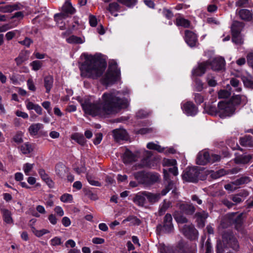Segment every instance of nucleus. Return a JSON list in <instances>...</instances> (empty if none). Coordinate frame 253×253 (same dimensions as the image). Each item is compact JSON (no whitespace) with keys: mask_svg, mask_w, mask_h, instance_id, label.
<instances>
[{"mask_svg":"<svg viewBox=\"0 0 253 253\" xmlns=\"http://www.w3.org/2000/svg\"><path fill=\"white\" fill-rule=\"evenodd\" d=\"M80 103L85 114L93 117H107L126 107L128 101L121 96L120 91L112 90L104 93L98 101L94 102L91 98H85L81 99Z\"/></svg>","mask_w":253,"mask_h":253,"instance_id":"obj_1","label":"nucleus"},{"mask_svg":"<svg viewBox=\"0 0 253 253\" xmlns=\"http://www.w3.org/2000/svg\"><path fill=\"white\" fill-rule=\"evenodd\" d=\"M85 61L80 67L81 76L83 77L96 79L104 72L106 64L99 57L84 55Z\"/></svg>","mask_w":253,"mask_h":253,"instance_id":"obj_2","label":"nucleus"},{"mask_svg":"<svg viewBox=\"0 0 253 253\" xmlns=\"http://www.w3.org/2000/svg\"><path fill=\"white\" fill-rule=\"evenodd\" d=\"M231 102H219L218 103V110H216L215 115L217 114L222 118L231 116L235 110L234 105L246 104L247 98L244 95H236L232 96Z\"/></svg>","mask_w":253,"mask_h":253,"instance_id":"obj_3","label":"nucleus"},{"mask_svg":"<svg viewBox=\"0 0 253 253\" xmlns=\"http://www.w3.org/2000/svg\"><path fill=\"white\" fill-rule=\"evenodd\" d=\"M120 75V71L116 62L112 63L109 66L107 72L102 79L103 84L108 85L117 80Z\"/></svg>","mask_w":253,"mask_h":253,"instance_id":"obj_4","label":"nucleus"},{"mask_svg":"<svg viewBox=\"0 0 253 253\" xmlns=\"http://www.w3.org/2000/svg\"><path fill=\"white\" fill-rule=\"evenodd\" d=\"M201 172L197 167L187 168L182 174L183 179L187 182H196L199 179Z\"/></svg>","mask_w":253,"mask_h":253,"instance_id":"obj_5","label":"nucleus"},{"mask_svg":"<svg viewBox=\"0 0 253 253\" xmlns=\"http://www.w3.org/2000/svg\"><path fill=\"white\" fill-rule=\"evenodd\" d=\"M172 218L169 213H167L164 218L163 224H160L157 226V231L159 233L163 232L169 233L173 230V225L172 223Z\"/></svg>","mask_w":253,"mask_h":253,"instance_id":"obj_6","label":"nucleus"},{"mask_svg":"<svg viewBox=\"0 0 253 253\" xmlns=\"http://www.w3.org/2000/svg\"><path fill=\"white\" fill-rule=\"evenodd\" d=\"M75 11V9L72 6L71 3L67 1L62 7V12L54 15V19L55 21L58 22L60 20L66 18L69 15L73 14Z\"/></svg>","mask_w":253,"mask_h":253,"instance_id":"obj_7","label":"nucleus"},{"mask_svg":"<svg viewBox=\"0 0 253 253\" xmlns=\"http://www.w3.org/2000/svg\"><path fill=\"white\" fill-rule=\"evenodd\" d=\"M180 232L188 239L195 240L197 238L198 232L192 223L179 227Z\"/></svg>","mask_w":253,"mask_h":253,"instance_id":"obj_8","label":"nucleus"},{"mask_svg":"<svg viewBox=\"0 0 253 253\" xmlns=\"http://www.w3.org/2000/svg\"><path fill=\"white\" fill-rule=\"evenodd\" d=\"M209 66L213 71H218L224 69L225 62L223 58L218 57L213 59L212 60H208Z\"/></svg>","mask_w":253,"mask_h":253,"instance_id":"obj_9","label":"nucleus"},{"mask_svg":"<svg viewBox=\"0 0 253 253\" xmlns=\"http://www.w3.org/2000/svg\"><path fill=\"white\" fill-rule=\"evenodd\" d=\"M223 241L226 242L229 247L233 250L238 251L239 249V245L237 239L231 234H224L223 236Z\"/></svg>","mask_w":253,"mask_h":253,"instance_id":"obj_10","label":"nucleus"},{"mask_svg":"<svg viewBox=\"0 0 253 253\" xmlns=\"http://www.w3.org/2000/svg\"><path fill=\"white\" fill-rule=\"evenodd\" d=\"M184 112L188 116H194L198 111L197 108L195 104L190 101L184 103L181 107Z\"/></svg>","mask_w":253,"mask_h":253,"instance_id":"obj_11","label":"nucleus"},{"mask_svg":"<svg viewBox=\"0 0 253 253\" xmlns=\"http://www.w3.org/2000/svg\"><path fill=\"white\" fill-rule=\"evenodd\" d=\"M21 7L22 5L19 3L2 5L0 6V12L11 13L15 10L21 9Z\"/></svg>","mask_w":253,"mask_h":253,"instance_id":"obj_12","label":"nucleus"},{"mask_svg":"<svg viewBox=\"0 0 253 253\" xmlns=\"http://www.w3.org/2000/svg\"><path fill=\"white\" fill-rule=\"evenodd\" d=\"M185 40L186 43L191 47L196 46L197 37L193 32L186 30L185 32Z\"/></svg>","mask_w":253,"mask_h":253,"instance_id":"obj_13","label":"nucleus"},{"mask_svg":"<svg viewBox=\"0 0 253 253\" xmlns=\"http://www.w3.org/2000/svg\"><path fill=\"white\" fill-rule=\"evenodd\" d=\"M209 66V63L207 61L200 63L197 67L193 69L192 74L195 76H201L205 73Z\"/></svg>","mask_w":253,"mask_h":253,"instance_id":"obj_14","label":"nucleus"},{"mask_svg":"<svg viewBox=\"0 0 253 253\" xmlns=\"http://www.w3.org/2000/svg\"><path fill=\"white\" fill-rule=\"evenodd\" d=\"M210 161V154L206 151H201L198 153L196 163L199 165H205Z\"/></svg>","mask_w":253,"mask_h":253,"instance_id":"obj_15","label":"nucleus"},{"mask_svg":"<svg viewBox=\"0 0 253 253\" xmlns=\"http://www.w3.org/2000/svg\"><path fill=\"white\" fill-rule=\"evenodd\" d=\"M208 216V214L203 211L202 212H198L195 213L194 217L196 218L197 225L200 228H203L205 225L206 219Z\"/></svg>","mask_w":253,"mask_h":253,"instance_id":"obj_16","label":"nucleus"},{"mask_svg":"<svg viewBox=\"0 0 253 253\" xmlns=\"http://www.w3.org/2000/svg\"><path fill=\"white\" fill-rule=\"evenodd\" d=\"M115 140L119 142L121 140H126L128 137L126 130L123 129H115L113 131Z\"/></svg>","mask_w":253,"mask_h":253,"instance_id":"obj_17","label":"nucleus"},{"mask_svg":"<svg viewBox=\"0 0 253 253\" xmlns=\"http://www.w3.org/2000/svg\"><path fill=\"white\" fill-rule=\"evenodd\" d=\"M179 209L187 215H192L196 211L195 206L192 204H182L179 206Z\"/></svg>","mask_w":253,"mask_h":253,"instance_id":"obj_18","label":"nucleus"},{"mask_svg":"<svg viewBox=\"0 0 253 253\" xmlns=\"http://www.w3.org/2000/svg\"><path fill=\"white\" fill-rule=\"evenodd\" d=\"M243 213L233 212L230 214V218L232 219L233 223L235 224L236 228L240 227L243 221Z\"/></svg>","mask_w":253,"mask_h":253,"instance_id":"obj_19","label":"nucleus"},{"mask_svg":"<svg viewBox=\"0 0 253 253\" xmlns=\"http://www.w3.org/2000/svg\"><path fill=\"white\" fill-rule=\"evenodd\" d=\"M244 26L245 24L243 22L237 21H233L231 27L232 35L241 34V32L244 28Z\"/></svg>","mask_w":253,"mask_h":253,"instance_id":"obj_20","label":"nucleus"},{"mask_svg":"<svg viewBox=\"0 0 253 253\" xmlns=\"http://www.w3.org/2000/svg\"><path fill=\"white\" fill-rule=\"evenodd\" d=\"M253 158V155H241L236 157L234 161L236 164H246Z\"/></svg>","mask_w":253,"mask_h":253,"instance_id":"obj_21","label":"nucleus"},{"mask_svg":"<svg viewBox=\"0 0 253 253\" xmlns=\"http://www.w3.org/2000/svg\"><path fill=\"white\" fill-rule=\"evenodd\" d=\"M137 160V156L129 150H126L123 155V162L125 164L131 163Z\"/></svg>","mask_w":253,"mask_h":253,"instance_id":"obj_22","label":"nucleus"},{"mask_svg":"<svg viewBox=\"0 0 253 253\" xmlns=\"http://www.w3.org/2000/svg\"><path fill=\"white\" fill-rule=\"evenodd\" d=\"M0 211L2 214L3 221L7 224H13V220L12 218L11 212L7 209L1 208Z\"/></svg>","mask_w":253,"mask_h":253,"instance_id":"obj_23","label":"nucleus"},{"mask_svg":"<svg viewBox=\"0 0 253 253\" xmlns=\"http://www.w3.org/2000/svg\"><path fill=\"white\" fill-rule=\"evenodd\" d=\"M145 186L152 185L159 180V175L157 173L147 172Z\"/></svg>","mask_w":253,"mask_h":253,"instance_id":"obj_24","label":"nucleus"},{"mask_svg":"<svg viewBox=\"0 0 253 253\" xmlns=\"http://www.w3.org/2000/svg\"><path fill=\"white\" fill-rule=\"evenodd\" d=\"M55 172L60 177L63 178L68 172V169L62 164H58L55 167Z\"/></svg>","mask_w":253,"mask_h":253,"instance_id":"obj_25","label":"nucleus"},{"mask_svg":"<svg viewBox=\"0 0 253 253\" xmlns=\"http://www.w3.org/2000/svg\"><path fill=\"white\" fill-rule=\"evenodd\" d=\"M239 142L242 146L253 147V139L250 135H245L241 137Z\"/></svg>","mask_w":253,"mask_h":253,"instance_id":"obj_26","label":"nucleus"},{"mask_svg":"<svg viewBox=\"0 0 253 253\" xmlns=\"http://www.w3.org/2000/svg\"><path fill=\"white\" fill-rule=\"evenodd\" d=\"M147 172L144 171H140L133 173L134 178L139 184L145 185Z\"/></svg>","mask_w":253,"mask_h":253,"instance_id":"obj_27","label":"nucleus"},{"mask_svg":"<svg viewBox=\"0 0 253 253\" xmlns=\"http://www.w3.org/2000/svg\"><path fill=\"white\" fill-rule=\"evenodd\" d=\"M146 196L144 194V191L137 193L133 198V202L139 206L142 207L145 203Z\"/></svg>","mask_w":253,"mask_h":253,"instance_id":"obj_28","label":"nucleus"},{"mask_svg":"<svg viewBox=\"0 0 253 253\" xmlns=\"http://www.w3.org/2000/svg\"><path fill=\"white\" fill-rule=\"evenodd\" d=\"M144 194L148 199L149 203L151 204L155 203L159 201L161 198L160 193H152L147 191H144Z\"/></svg>","mask_w":253,"mask_h":253,"instance_id":"obj_29","label":"nucleus"},{"mask_svg":"<svg viewBox=\"0 0 253 253\" xmlns=\"http://www.w3.org/2000/svg\"><path fill=\"white\" fill-rule=\"evenodd\" d=\"M53 78L51 75H48L44 78V86L46 89V92L49 93L53 86Z\"/></svg>","mask_w":253,"mask_h":253,"instance_id":"obj_30","label":"nucleus"},{"mask_svg":"<svg viewBox=\"0 0 253 253\" xmlns=\"http://www.w3.org/2000/svg\"><path fill=\"white\" fill-rule=\"evenodd\" d=\"M71 138L82 146L84 145L86 142L83 134L78 132L74 133L72 134Z\"/></svg>","mask_w":253,"mask_h":253,"instance_id":"obj_31","label":"nucleus"},{"mask_svg":"<svg viewBox=\"0 0 253 253\" xmlns=\"http://www.w3.org/2000/svg\"><path fill=\"white\" fill-rule=\"evenodd\" d=\"M242 80L246 87L253 88V78L251 75L247 73L243 75Z\"/></svg>","mask_w":253,"mask_h":253,"instance_id":"obj_32","label":"nucleus"},{"mask_svg":"<svg viewBox=\"0 0 253 253\" xmlns=\"http://www.w3.org/2000/svg\"><path fill=\"white\" fill-rule=\"evenodd\" d=\"M240 17L245 21H250L252 18V14L250 10L246 9H241L239 11Z\"/></svg>","mask_w":253,"mask_h":253,"instance_id":"obj_33","label":"nucleus"},{"mask_svg":"<svg viewBox=\"0 0 253 253\" xmlns=\"http://www.w3.org/2000/svg\"><path fill=\"white\" fill-rule=\"evenodd\" d=\"M22 153L26 155L31 153L33 151L32 145L28 142L24 143L19 147Z\"/></svg>","mask_w":253,"mask_h":253,"instance_id":"obj_34","label":"nucleus"},{"mask_svg":"<svg viewBox=\"0 0 253 253\" xmlns=\"http://www.w3.org/2000/svg\"><path fill=\"white\" fill-rule=\"evenodd\" d=\"M173 217L176 221L179 224H184L188 222V219L178 211H175L173 214Z\"/></svg>","mask_w":253,"mask_h":253,"instance_id":"obj_35","label":"nucleus"},{"mask_svg":"<svg viewBox=\"0 0 253 253\" xmlns=\"http://www.w3.org/2000/svg\"><path fill=\"white\" fill-rule=\"evenodd\" d=\"M43 127V125L40 123H37L31 125L29 128V131L31 135H36L37 134L40 129Z\"/></svg>","mask_w":253,"mask_h":253,"instance_id":"obj_36","label":"nucleus"},{"mask_svg":"<svg viewBox=\"0 0 253 253\" xmlns=\"http://www.w3.org/2000/svg\"><path fill=\"white\" fill-rule=\"evenodd\" d=\"M252 179L251 177L248 176H244L237 179L234 181V183L236 186H239L242 184H247L251 181Z\"/></svg>","mask_w":253,"mask_h":253,"instance_id":"obj_37","label":"nucleus"},{"mask_svg":"<svg viewBox=\"0 0 253 253\" xmlns=\"http://www.w3.org/2000/svg\"><path fill=\"white\" fill-rule=\"evenodd\" d=\"M171 203L169 201L164 200L162 204L160 205L158 211L160 215H163L166 211L169 208Z\"/></svg>","mask_w":253,"mask_h":253,"instance_id":"obj_38","label":"nucleus"},{"mask_svg":"<svg viewBox=\"0 0 253 253\" xmlns=\"http://www.w3.org/2000/svg\"><path fill=\"white\" fill-rule=\"evenodd\" d=\"M164 179L166 181H167V187L170 190L172 189L174 186V182L170 180L169 179V175L168 172V170L166 169H164Z\"/></svg>","mask_w":253,"mask_h":253,"instance_id":"obj_39","label":"nucleus"},{"mask_svg":"<svg viewBox=\"0 0 253 253\" xmlns=\"http://www.w3.org/2000/svg\"><path fill=\"white\" fill-rule=\"evenodd\" d=\"M120 5L116 2H109L107 9L111 13H113L115 11H118L120 9Z\"/></svg>","mask_w":253,"mask_h":253,"instance_id":"obj_40","label":"nucleus"},{"mask_svg":"<svg viewBox=\"0 0 253 253\" xmlns=\"http://www.w3.org/2000/svg\"><path fill=\"white\" fill-rule=\"evenodd\" d=\"M147 148L149 149L155 150L159 152L162 153L164 151V148L160 145L155 144L153 142H149L147 144Z\"/></svg>","mask_w":253,"mask_h":253,"instance_id":"obj_41","label":"nucleus"},{"mask_svg":"<svg viewBox=\"0 0 253 253\" xmlns=\"http://www.w3.org/2000/svg\"><path fill=\"white\" fill-rule=\"evenodd\" d=\"M28 59V56L25 52L20 53L19 56L15 59V61L18 66L22 64L24 61Z\"/></svg>","mask_w":253,"mask_h":253,"instance_id":"obj_42","label":"nucleus"},{"mask_svg":"<svg viewBox=\"0 0 253 253\" xmlns=\"http://www.w3.org/2000/svg\"><path fill=\"white\" fill-rule=\"evenodd\" d=\"M176 24L177 26H180L185 28H187L190 25V22L183 18H177L176 19Z\"/></svg>","mask_w":253,"mask_h":253,"instance_id":"obj_43","label":"nucleus"},{"mask_svg":"<svg viewBox=\"0 0 253 253\" xmlns=\"http://www.w3.org/2000/svg\"><path fill=\"white\" fill-rule=\"evenodd\" d=\"M227 174H228L227 171L225 170L224 169H220L216 171H213L212 173L211 174V176L213 178L216 179Z\"/></svg>","mask_w":253,"mask_h":253,"instance_id":"obj_44","label":"nucleus"},{"mask_svg":"<svg viewBox=\"0 0 253 253\" xmlns=\"http://www.w3.org/2000/svg\"><path fill=\"white\" fill-rule=\"evenodd\" d=\"M67 41L69 43H83L84 42L82 38L74 35L67 39Z\"/></svg>","mask_w":253,"mask_h":253,"instance_id":"obj_45","label":"nucleus"},{"mask_svg":"<svg viewBox=\"0 0 253 253\" xmlns=\"http://www.w3.org/2000/svg\"><path fill=\"white\" fill-rule=\"evenodd\" d=\"M232 41L236 44L242 45L244 43V39L241 34L232 35Z\"/></svg>","mask_w":253,"mask_h":253,"instance_id":"obj_46","label":"nucleus"},{"mask_svg":"<svg viewBox=\"0 0 253 253\" xmlns=\"http://www.w3.org/2000/svg\"><path fill=\"white\" fill-rule=\"evenodd\" d=\"M230 84L231 85L235 87V90L237 92H240L242 90V88L241 87H239V84L240 82L238 80L234 78H232L230 80Z\"/></svg>","mask_w":253,"mask_h":253,"instance_id":"obj_47","label":"nucleus"},{"mask_svg":"<svg viewBox=\"0 0 253 253\" xmlns=\"http://www.w3.org/2000/svg\"><path fill=\"white\" fill-rule=\"evenodd\" d=\"M42 65V62L39 60H35L30 63V66L32 67L33 70L38 71L41 69Z\"/></svg>","mask_w":253,"mask_h":253,"instance_id":"obj_48","label":"nucleus"},{"mask_svg":"<svg viewBox=\"0 0 253 253\" xmlns=\"http://www.w3.org/2000/svg\"><path fill=\"white\" fill-rule=\"evenodd\" d=\"M34 164L30 163H26L23 166V170L24 173L27 175H30V172L33 169Z\"/></svg>","mask_w":253,"mask_h":253,"instance_id":"obj_49","label":"nucleus"},{"mask_svg":"<svg viewBox=\"0 0 253 253\" xmlns=\"http://www.w3.org/2000/svg\"><path fill=\"white\" fill-rule=\"evenodd\" d=\"M86 179L88 182L92 185L95 186H100L101 185L99 181L95 180L93 177L88 174L86 175Z\"/></svg>","mask_w":253,"mask_h":253,"instance_id":"obj_50","label":"nucleus"},{"mask_svg":"<svg viewBox=\"0 0 253 253\" xmlns=\"http://www.w3.org/2000/svg\"><path fill=\"white\" fill-rule=\"evenodd\" d=\"M218 97L220 98H227L231 95V92L227 90H220L218 92Z\"/></svg>","mask_w":253,"mask_h":253,"instance_id":"obj_51","label":"nucleus"},{"mask_svg":"<svg viewBox=\"0 0 253 253\" xmlns=\"http://www.w3.org/2000/svg\"><path fill=\"white\" fill-rule=\"evenodd\" d=\"M230 199L232 200L235 204H240L244 200L237 194L231 195Z\"/></svg>","mask_w":253,"mask_h":253,"instance_id":"obj_52","label":"nucleus"},{"mask_svg":"<svg viewBox=\"0 0 253 253\" xmlns=\"http://www.w3.org/2000/svg\"><path fill=\"white\" fill-rule=\"evenodd\" d=\"M33 232L34 234L38 237H40L42 235L49 233V231L46 229H42L40 230H36L35 228H33Z\"/></svg>","mask_w":253,"mask_h":253,"instance_id":"obj_53","label":"nucleus"},{"mask_svg":"<svg viewBox=\"0 0 253 253\" xmlns=\"http://www.w3.org/2000/svg\"><path fill=\"white\" fill-rule=\"evenodd\" d=\"M72 200L73 197L72 195L69 194H64L60 197V200L64 203L71 202Z\"/></svg>","mask_w":253,"mask_h":253,"instance_id":"obj_54","label":"nucleus"},{"mask_svg":"<svg viewBox=\"0 0 253 253\" xmlns=\"http://www.w3.org/2000/svg\"><path fill=\"white\" fill-rule=\"evenodd\" d=\"M163 165L165 166L173 167L176 165V161L174 159H164Z\"/></svg>","mask_w":253,"mask_h":253,"instance_id":"obj_55","label":"nucleus"},{"mask_svg":"<svg viewBox=\"0 0 253 253\" xmlns=\"http://www.w3.org/2000/svg\"><path fill=\"white\" fill-rule=\"evenodd\" d=\"M207 81L209 86H215L217 83L214 78L210 75H208L207 77Z\"/></svg>","mask_w":253,"mask_h":253,"instance_id":"obj_56","label":"nucleus"},{"mask_svg":"<svg viewBox=\"0 0 253 253\" xmlns=\"http://www.w3.org/2000/svg\"><path fill=\"white\" fill-rule=\"evenodd\" d=\"M61 243V238L58 237H55L50 240V244L53 246L60 245Z\"/></svg>","mask_w":253,"mask_h":253,"instance_id":"obj_57","label":"nucleus"},{"mask_svg":"<svg viewBox=\"0 0 253 253\" xmlns=\"http://www.w3.org/2000/svg\"><path fill=\"white\" fill-rule=\"evenodd\" d=\"M247 59L248 64L253 69V51L248 54Z\"/></svg>","mask_w":253,"mask_h":253,"instance_id":"obj_58","label":"nucleus"},{"mask_svg":"<svg viewBox=\"0 0 253 253\" xmlns=\"http://www.w3.org/2000/svg\"><path fill=\"white\" fill-rule=\"evenodd\" d=\"M196 83V89L198 91H201L203 89V83L199 79H196L195 81Z\"/></svg>","mask_w":253,"mask_h":253,"instance_id":"obj_59","label":"nucleus"},{"mask_svg":"<svg viewBox=\"0 0 253 253\" xmlns=\"http://www.w3.org/2000/svg\"><path fill=\"white\" fill-rule=\"evenodd\" d=\"M220 156L216 154H212L210 155V161L209 163H214L217 161H219L220 160Z\"/></svg>","mask_w":253,"mask_h":253,"instance_id":"obj_60","label":"nucleus"},{"mask_svg":"<svg viewBox=\"0 0 253 253\" xmlns=\"http://www.w3.org/2000/svg\"><path fill=\"white\" fill-rule=\"evenodd\" d=\"M13 140L17 143H20L23 142L22 134L21 133H17L13 137Z\"/></svg>","mask_w":253,"mask_h":253,"instance_id":"obj_61","label":"nucleus"},{"mask_svg":"<svg viewBox=\"0 0 253 253\" xmlns=\"http://www.w3.org/2000/svg\"><path fill=\"white\" fill-rule=\"evenodd\" d=\"M221 202L222 203V204H223L224 206H225L229 209L232 208L234 205V204L233 203H232L227 199H222L221 201Z\"/></svg>","mask_w":253,"mask_h":253,"instance_id":"obj_62","label":"nucleus"},{"mask_svg":"<svg viewBox=\"0 0 253 253\" xmlns=\"http://www.w3.org/2000/svg\"><path fill=\"white\" fill-rule=\"evenodd\" d=\"M102 139V134L101 133H98L96 134L95 138L93 140V143L95 145H97L101 142Z\"/></svg>","mask_w":253,"mask_h":253,"instance_id":"obj_63","label":"nucleus"},{"mask_svg":"<svg viewBox=\"0 0 253 253\" xmlns=\"http://www.w3.org/2000/svg\"><path fill=\"white\" fill-rule=\"evenodd\" d=\"M194 99L195 102L198 104H201L203 102V96L199 93H195V94Z\"/></svg>","mask_w":253,"mask_h":253,"instance_id":"obj_64","label":"nucleus"}]
</instances>
